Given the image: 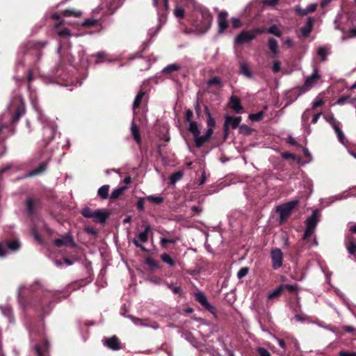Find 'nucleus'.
Here are the masks:
<instances>
[{
	"instance_id": "23",
	"label": "nucleus",
	"mask_w": 356,
	"mask_h": 356,
	"mask_svg": "<svg viewBox=\"0 0 356 356\" xmlns=\"http://www.w3.org/2000/svg\"><path fill=\"white\" fill-rule=\"evenodd\" d=\"M43 134L44 135V140L47 141L46 145L52 140L56 134V129L54 127L47 126L43 129Z\"/></svg>"
},
{
	"instance_id": "21",
	"label": "nucleus",
	"mask_w": 356,
	"mask_h": 356,
	"mask_svg": "<svg viewBox=\"0 0 356 356\" xmlns=\"http://www.w3.org/2000/svg\"><path fill=\"white\" fill-rule=\"evenodd\" d=\"M4 243L6 248V250H10L11 252H17L21 248V243L19 239H8L4 241Z\"/></svg>"
},
{
	"instance_id": "62",
	"label": "nucleus",
	"mask_w": 356,
	"mask_h": 356,
	"mask_svg": "<svg viewBox=\"0 0 356 356\" xmlns=\"http://www.w3.org/2000/svg\"><path fill=\"white\" fill-rule=\"evenodd\" d=\"M97 59L95 61L96 63H100L106 56V54L104 51L97 52L95 55H94Z\"/></svg>"
},
{
	"instance_id": "1",
	"label": "nucleus",
	"mask_w": 356,
	"mask_h": 356,
	"mask_svg": "<svg viewBox=\"0 0 356 356\" xmlns=\"http://www.w3.org/2000/svg\"><path fill=\"white\" fill-rule=\"evenodd\" d=\"M31 291L33 293L31 300H26L23 293L19 294L20 302L24 307H33L36 310L42 312L44 316L47 314L50 310L52 295L49 291H45L38 283L31 286Z\"/></svg>"
},
{
	"instance_id": "19",
	"label": "nucleus",
	"mask_w": 356,
	"mask_h": 356,
	"mask_svg": "<svg viewBox=\"0 0 356 356\" xmlns=\"http://www.w3.org/2000/svg\"><path fill=\"white\" fill-rule=\"evenodd\" d=\"M318 222V211L314 210L312 215L309 216L306 221V227L315 229Z\"/></svg>"
},
{
	"instance_id": "42",
	"label": "nucleus",
	"mask_w": 356,
	"mask_h": 356,
	"mask_svg": "<svg viewBox=\"0 0 356 356\" xmlns=\"http://www.w3.org/2000/svg\"><path fill=\"white\" fill-rule=\"evenodd\" d=\"M240 72L241 74H243L244 76H245L248 78L252 77V72L250 70L248 66L245 63H243L241 65Z\"/></svg>"
},
{
	"instance_id": "49",
	"label": "nucleus",
	"mask_w": 356,
	"mask_h": 356,
	"mask_svg": "<svg viewBox=\"0 0 356 356\" xmlns=\"http://www.w3.org/2000/svg\"><path fill=\"white\" fill-rule=\"evenodd\" d=\"M145 264L148 265L149 267L152 269L157 268L159 266L158 262L149 257L145 259Z\"/></svg>"
},
{
	"instance_id": "47",
	"label": "nucleus",
	"mask_w": 356,
	"mask_h": 356,
	"mask_svg": "<svg viewBox=\"0 0 356 356\" xmlns=\"http://www.w3.org/2000/svg\"><path fill=\"white\" fill-rule=\"evenodd\" d=\"M150 202L156 204H160L163 202V198L160 196L149 195L146 197Z\"/></svg>"
},
{
	"instance_id": "50",
	"label": "nucleus",
	"mask_w": 356,
	"mask_h": 356,
	"mask_svg": "<svg viewBox=\"0 0 356 356\" xmlns=\"http://www.w3.org/2000/svg\"><path fill=\"white\" fill-rule=\"evenodd\" d=\"M317 54L321 58V61H325L327 58V51L323 47H320L318 49Z\"/></svg>"
},
{
	"instance_id": "35",
	"label": "nucleus",
	"mask_w": 356,
	"mask_h": 356,
	"mask_svg": "<svg viewBox=\"0 0 356 356\" xmlns=\"http://www.w3.org/2000/svg\"><path fill=\"white\" fill-rule=\"evenodd\" d=\"M188 131L193 134V138L198 136V134H200L197 122L195 121L190 122Z\"/></svg>"
},
{
	"instance_id": "48",
	"label": "nucleus",
	"mask_w": 356,
	"mask_h": 356,
	"mask_svg": "<svg viewBox=\"0 0 356 356\" xmlns=\"http://www.w3.org/2000/svg\"><path fill=\"white\" fill-rule=\"evenodd\" d=\"M207 118V130L213 131L216 126V120L212 116H209Z\"/></svg>"
},
{
	"instance_id": "39",
	"label": "nucleus",
	"mask_w": 356,
	"mask_h": 356,
	"mask_svg": "<svg viewBox=\"0 0 356 356\" xmlns=\"http://www.w3.org/2000/svg\"><path fill=\"white\" fill-rule=\"evenodd\" d=\"M184 173L182 171H177L172 174L170 177V184H175L176 182L182 179Z\"/></svg>"
},
{
	"instance_id": "5",
	"label": "nucleus",
	"mask_w": 356,
	"mask_h": 356,
	"mask_svg": "<svg viewBox=\"0 0 356 356\" xmlns=\"http://www.w3.org/2000/svg\"><path fill=\"white\" fill-rule=\"evenodd\" d=\"M321 76L318 74V70L315 67L314 72L309 76L307 77L304 84L298 87L299 90L298 95L311 89L314 85L320 79Z\"/></svg>"
},
{
	"instance_id": "12",
	"label": "nucleus",
	"mask_w": 356,
	"mask_h": 356,
	"mask_svg": "<svg viewBox=\"0 0 356 356\" xmlns=\"http://www.w3.org/2000/svg\"><path fill=\"white\" fill-rule=\"evenodd\" d=\"M228 13L226 11H221L218 16V33H222L228 27V21L227 19Z\"/></svg>"
},
{
	"instance_id": "10",
	"label": "nucleus",
	"mask_w": 356,
	"mask_h": 356,
	"mask_svg": "<svg viewBox=\"0 0 356 356\" xmlns=\"http://www.w3.org/2000/svg\"><path fill=\"white\" fill-rule=\"evenodd\" d=\"M47 44V42H41V41H29L25 45L24 48L26 50H35L37 51V54L38 59L41 57L42 53L41 49L44 48Z\"/></svg>"
},
{
	"instance_id": "33",
	"label": "nucleus",
	"mask_w": 356,
	"mask_h": 356,
	"mask_svg": "<svg viewBox=\"0 0 356 356\" xmlns=\"http://www.w3.org/2000/svg\"><path fill=\"white\" fill-rule=\"evenodd\" d=\"M268 44L270 50L274 56H277L279 53L277 41L275 38H270L268 40Z\"/></svg>"
},
{
	"instance_id": "38",
	"label": "nucleus",
	"mask_w": 356,
	"mask_h": 356,
	"mask_svg": "<svg viewBox=\"0 0 356 356\" xmlns=\"http://www.w3.org/2000/svg\"><path fill=\"white\" fill-rule=\"evenodd\" d=\"M181 68L180 65L178 64H170L167 65L162 71L163 74H171L174 72L179 70Z\"/></svg>"
},
{
	"instance_id": "52",
	"label": "nucleus",
	"mask_w": 356,
	"mask_h": 356,
	"mask_svg": "<svg viewBox=\"0 0 356 356\" xmlns=\"http://www.w3.org/2000/svg\"><path fill=\"white\" fill-rule=\"evenodd\" d=\"M175 15L179 19H183L184 17L185 11L184 9L181 7H177L175 10Z\"/></svg>"
},
{
	"instance_id": "45",
	"label": "nucleus",
	"mask_w": 356,
	"mask_h": 356,
	"mask_svg": "<svg viewBox=\"0 0 356 356\" xmlns=\"http://www.w3.org/2000/svg\"><path fill=\"white\" fill-rule=\"evenodd\" d=\"M81 213L85 218H91L94 213V211H92L90 207H86L81 210Z\"/></svg>"
},
{
	"instance_id": "27",
	"label": "nucleus",
	"mask_w": 356,
	"mask_h": 356,
	"mask_svg": "<svg viewBox=\"0 0 356 356\" xmlns=\"http://www.w3.org/2000/svg\"><path fill=\"white\" fill-rule=\"evenodd\" d=\"M127 189V187L126 186L114 189L109 197L110 202H114L117 199L120 198Z\"/></svg>"
},
{
	"instance_id": "59",
	"label": "nucleus",
	"mask_w": 356,
	"mask_h": 356,
	"mask_svg": "<svg viewBox=\"0 0 356 356\" xmlns=\"http://www.w3.org/2000/svg\"><path fill=\"white\" fill-rule=\"evenodd\" d=\"M281 156L284 159H291L293 160L297 159V158L294 154L287 152L282 153Z\"/></svg>"
},
{
	"instance_id": "31",
	"label": "nucleus",
	"mask_w": 356,
	"mask_h": 356,
	"mask_svg": "<svg viewBox=\"0 0 356 356\" xmlns=\"http://www.w3.org/2000/svg\"><path fill=\"white\" fill-rule=\"evenodd\" d=\"M110 189V186L108 184L104 185L101 186L97 191L98 196L102 200H106L110 197L108 192Z\"/></svg>"
},
{
	"instance_id": "2",
	"label": "nucleus",
	"mask_w": 356,
	"mask_h": 356,
	"mask_svg": "<svg viewBox=\"0 0 356 356\" xmlns=\"http://www.w3.org/2000/svg\"><path fill=\"white\" fill-rule=\"evenodd\" d=\"M213 22V16L206 8L197 11L192 19V26L199 33H205L211 28Z\"/></svg>"
},
{
	"instance_id": "7",
	"label": "nucleus",
	"mask_w": 356,
	"mask_h": 356,
	"mask_svg": "<svg viewBox=\"0 0 356 356\" xmlns=\"http://www.w3.org/2000/svg\"><path fill=\"white\" fill-rule=\"evenodd\" d=\"M25 207L28 216L32 217L41 207V200L39 198L28 197L25 202Z\"/></svg>"
},
{
	"instance_id": "46",
	"label": "nucleus",
	"mask_w": 356,
	"mask_h": 356,
	"mask_svg": "<svg viewBox=\"0 0 356 356\" xmlns=\"http://www.w3.org/2000/svg\"><path fill=\"white\" fill-rule=\"evenodd\" d=\"M334 130L335 131L337 135V137H338V139L339 140L341 143H344V140H345V136H344V134L343 133V131H341V129L339 127V126H334Z\"/></svg>"
},
{
	"instance_id": "60",
	"label": "nucleus",
	"mask_w": 356,
	"mask_h": 356,
	"mask_svg": "<svg viewBox=\"0 0 356 356\" xmlns=\"http://www.w3.org/2000/svg\"><path fill=\"white\" fill-rule=\"evenodd\" d=\"M222 129H223V134H224L223 140L226 141V140L227 139V137L229 136V126L227 123L224 122Z\"/></svg>"
},
{
	"instance_id": "61",
	"label": "nucleus",
	"mask_w": 356,
	"mask_h": 356,
	"mask_svg": "<svg viewBox=\"0 0 356 356\" xmlns=\"http://www.w3.org/2000/svg\"><path fill=\"white\" fill-rule=\"evenodd\" d=\"M257 353H259V356H271L269 351L264 348H258Z\"/></svg>"
},
{
	"instance_id": "18",
	"label": "nucleus",
	"mask_w": 356,
	"mask_h": 356,
	"mask_svg": "<svg viewBox=\"0 0 356 356\" xmlns=\"http://www.w3.org/2000/svg\"><path fill=\"white\" fill-rule=\"evenodd\" d=\"M54 244L58 248L63 247L64 245L67 246L69 245H72V246L76 245L72 236L70 234L65 235L62 238H56L54 241Z\"/></svg>"
},
{
	"instance_id": "54",
	"label": "nucleus",
	"mask_w": 356,
	"mask_h": 356,
	"mask_svg": "<svg viewBox=\"0 0 356 356\" xmlns=\"http://www.w3.org/2000/svg\"><path fill=\"white\" fill-rule=\"evenodd\" d=\"M58 35L60 37L67 38L71 36L70 30L67 28H63L58 31Z\"/></svg>"
},
{
	"instance_id": "44",
	"label": "nucleus",
	"mask_w": 356,
	"mask_h": 356,
	"mask_svg": "<svg viewBox=\"0 0 356 356\" xmlns=\"http://www.w3.org/2000/svg\"><path fill=\"white\" fill-rule=\"evenodd\" d=\"M252 129H251L250 127H248L246 124H242L239 127V133L240 134H244L246 136H250L252 134Z\"/></svg>"
},
{
	"instance_id": "13",
	"label": "nucleus",
	"mask_w": 356,
	"mask_h": 356,
	"mask_svg": "<svg viewBox=\"0 0 356 356\" xmlns=\"http://www.w3.org/2000/svg\"><path fill=\"white\" fill-rule=\"evenodd\" d=\"M70 48L69 47L67 51L65 53V54L60 55V63L58 65V68L61 69L63 66L65 64H68L70 65H72L74 62V57L72 55V54L70 52Z\"/></svg>"
},
{
	"instance_id": "4",
	"label": "nucleus",
	"mask_w": 356,
	"mask_h": 356,
	"mask_svg": "<svg viewBox=\"0 0 356 356\" xmlns=\"http://www.w3.org/2000/svg\"><path fill=\"white\" fill-rule=\"evenodd\" d=\"M262 32V30L259 28L251 31H243L236 37L235 43L237 44H243L245 42H250L256 38L257 34H260Z\"/></svg>"
},
{
	"instance_id": "28",
	"label": "nucleus",
	"mask_w": 356,
	"mask_h": 356,
	"mask_svg": "<svg viewBox=\"0 0 356 356\" xmlns=\"http://www.w3.org/2000/svg\"><path fill=\"white\" fill-rule=\"evenodd\" d=\"M47 166V161H44V162L40 163L38 168H36L35 169L31 170L27 175V177H33V176H36V175H38L42 173L43 172H44L46 170Z\"/></svg>"
},
{
	"instance_id": "30",
	"label": "nucleus",
	"mask_w": 356,
	"mask_h": 356,
	"mask_svg": "<svg viewBox=\"0 0 356 356\" xmlns=\"http://www.w3.org/2000/svg\"><path fill=\"white\" fill-rule=\"evenodd\" d=\"M282 293H283V291H282V287L280 285L275 290L270 291L268 293L267 299H268V300H270V301L278 299Z\"/></svg>"
},
{
	"instance_id": "15",
	"label": "nucleus",
	"mask_w": 356,
	"mask_h": 356,
	"mask_svg": "<svg viewBox=\"0 0 356 356\" xmlns=\"http://www.w3.org/2000/svg\"><path fill=\"white\" fill-rule=\"evenodd\" d=\"M213 134V131H211L210 129L207 130L204 136H200L198 134V136H195L194 138L195 146L198 148L202 147L203 145L211 138Z\"/></svg>"
},
{
	"instance_id": "32",
	"label": "nucleus",
	"mask_w": 356,
	"mask_h": 356,
	"mask_svg": "<svg viewBox=\"0 0 356 356\" xmlns=\"http://www.w3.org/2000/svg\"><path fill=\"white\" fill-rule=\"evenodd\" d=\"M62 13L65 17H79L82 15L81 11L76 10L74 8L65 9L62 11Z\"/></svg>"
},
{
	"instance_id": "34",
	"label": "nucleus",
	"mask_w": 356,
	"mask_h": 356,
	"mask_svg": "<svg viewBox=\"0 0 356 356\" xmlns=\"http://www.w3.org/2000/svg\"><path fill=\"white\" fill-rule=\"evenodd\" d=\"M131 134L134 137V139L136 140V142L137 143H140L141 142L140 130H139L138 127L134 122L131 124Z\"/></svg>"
},
{
	"instance_id": "56",
	"label": "nucleus",
	"mask_w": 356,
	"mask_h": 356,
	"mask_svg": "<svg viewBox=\"0 0 356 356\" xmlns=\"http://www.w3.org/2000/svg\"><path fill=\"white\" fill-rule=\"evenodd\" d=\"M324 118L325 119V120L330 123L332 128L334 129V126H338V124H337V120L336 118L334 117L333 115H332L330 117H326V116H324Z\"/></svg>"
},
{
	"instance_id": "55",
	"label": "nucleus",
	"mask_w": 356,
	"mask_h": 356,
	"mask_svg": "<svg viewBox=\"0 0 356 356\" xmlns=\"http://www.w3.org/2000/svg\"><path fill=\"white\" fill-rule=\"evenodd\" d=\"M230 22L234 29H238L242 26L241 20L236 17H232L230 20Z\"/></svg>"
},
{
	"instance_id": "14",
	"label": "nucleus",
	"mask_w": 356,
	"mask_h": 356,
	"mask_svg": "<svg viewBox=\"0 0 356 356\" xmlns=\"http://www.w3.org/2000/svg\"><path fill=\"white\" fill-rule=\"evenodd\" d=\"M108 217L109 213L97 209L94 211V213L91 218L95 222L104 224L106 220L108 218Z\"/></svg>"
},
{
	"instance_id": "16",
	"label": "nucleus",
	"mask_w": 356,
	"mask_h": 356,
	"mask_svg": "<svg viewBox=\"0 0 356 356\" xmlns=\"http://www.w3.org/2000/svg\"><path fill=\"white\" fill-rule=\"evenodd\" d=\"M83 28H97L99 27V32L102 29V22L101 19H95L93 18H88L81 24Z\"/></svg>"
},
{
	"instance_id": "63",
	"label": "nucleus",
	"mask_w": 356,
	"mask_h": 356,
	"mask_svg": "<svg viewBox=\"0 0 356 356\" xmlns=\"http://www.w3.org/2000/svg\"><path fill=\"white\" fill-rule=\"evenodd\" d=\"M281 63L278 60H275L273 62L272 70L274 73H277L280 70Z\"/></svg>"
},
{
	"instance_id": "58",
	"label": "nucleus",
	"mask_w": 356,
	"mask_h": 356,
	"mask_svg": "<svg viewBox=\"0 0 356 356\" xmlns=\"http://www.w3.org/2000/svg\"><path fill=\"white\" fill-rule=\"evenodd\" d=\"M294 10L296 13H298V15H300L301 16H305L309 14L307 10V8L302 9L300 6H296L295 7Z\"/></svg>"
},
{
	"instance_id": "64",
	"label": "nucleus",
	"mask_w": 356,
	"mask_h": 356,
	"mask_svg": "<svg viewBox=\"0 0 356 356\" xmlns=\"http://www.w3.org/2000/svg\"><path fill=\"white\" fill-rule=\"evenodd\" d=\"M339 356H356V353L355 352H348L346 350H341L338 353Z\"/></svg>"
},
{
	"instance_id": "24",
	"label": "nucleus",
	"mask_w": 356,
	"mask_h": 356,
	"mask_svg": "<svg viewBox=\"0 0 356 356\" xmlns=\"http://www.w3.org/2000/svg\"><path fill=\"white\" fill-rule=\"evenodd\" d=\"M24 113H25L24 106L22 104L18 105L17 107L16 108L14 115L12 117L11 123L12 124L17 123L19 121V120L21 118V117L23 115H24Z\"/></svg>"
},
{
	"instance_id": "29",
	"label": "nucleus",
	"mask_w": 356,
	"mask_h": 356,
	"mask_svg": "<svg viewBox=\"0 0 356 356\" xmlns=\"http://www.w3.org/2000/svg\"><path fill=\"white\" fill-rule=\"evenodd\" d=\"M275 340L284 350H286L287 347L293 343V339L289 337H286L285 339L275 337Z\"/></svg>"
},
{
	"instance_id": "25",
	"label": "nucleus",
	"mask_w": 356,
	"mask_h": 356,
	"mask_svg": "<svg viewBox=\"0 0 356 356\" xmlns=\"http://www.w3.org/2000/svg\"><path fill=\"white\" fill-rule=\"evenodd\" d=\"M346 249L350 254L355 255L356 254V240L353 236L348 237L346 242Z\"/></svg>"
},
{
	"instance_id": "3",
	"label": "nucleus",
	"mask_w": 356,
	"mask_h": 356,
	"mask_svg": "<svg viewBox=\"0 0 356 356\" xmlns=\"http://www.w3.org/2000/svg\"><path fill=\"white\" fill-rule=\"evenodd\" d=\"M299 204V201L292 200L277 207L276 211L280 213L281 222L287 220L291 216L293 210Z\"/></svg>"
},
{
	"instance_id": "26",
	"label": "nucleus",
	"mask_w": 356,
	"mask_h": 356,
	"mask_svg": "<svg viewBox=\"0 0 356 356\" xmlns=\"http://www.w3.org/2000/svg\"><path fill=\"white\" fill-rule=\"evenodd\" d=\"M314 20L312 17H309L307 19L306 25L300 29L302 35L304 37H308L310 33L312 32L314 26Z\"/></svg>"
},
{
	"instance_id": "11",
	"label": "nucleus",
	"mask_w": 356,
	"mask_h": 356,
	"mask_svg": "<svg viewBox=\"0 0 356 356\" xmlns=\"http://www.w3.org/2000/svg\"><path fill=\"white\" fill-rule=\"evenodd\" d=\"M148 101V95L145 91L140 90L138 92L137 95L136 96L134 103H133V112L135 113L136 109L139 108L143 104V102H147Z\"/></svg>"
},
{
	"instance_id": "40",
	"label": "nucleus",
	"mask_w": 356,
	"mask_h": 356,
	"mask_svg": "<svg viewBox=\"0 0 356 356\" xmlns=\"http://www.w3.org/2000/svg\"><path fill=\"white\" fill-rule=\"evenodd\" d=\"M161 260L168 264L170 266H174L175 265V260L167 253H163L161 255Z\"/></svg>"
},
{
	"instance_id": "8",
	"label": "nucleus",
	"mask_w": 356,
	"mask_h": 356,
	"mask_svg": "<svg viewBox=\"0 0 356 356\" xmlns=\"http://www.w3.org/2000/svg\"><path fill=\"white\" fill-rule=\"evenodd\" d=\"M195 299L204 308L211 312L212 314H215L216 312V308L211 305L207 300V298L204 293L199 291L195 293Z\"/></svg>"
},
{
	"instance_id": "37",
	"label": "nucleus",
	"mask_w": 356,
	"mask_h": 356,
	"mask_svg": "<svg viewBox=\"0 0 356 356\" xmlns=\"http://www.w3.org/2000/svg\"><path fill=\"white\" fill-rule=\"evenodd\" d=\"M2 313L4 316H7L10 321V322L14 323L15 318L13 312V309L11 307L8 306H6L1 308Z\"/></svg>"
},
{
	"instance_id": "43",
	"label": "nucleus",
	"mask_w": 356,
	"mask_h": 356,
	"mask_svg": "<svg viewBox=\"0 0 356 356\" xmlns=\"http://www.w3.org/2000/svg\"><path fill=\"white\" fill-rule=\"evenodd\" d=\"M267 32L277 37H280L282 35L281 31L278 29V27L276 25H272L271 26H270L268 29Z\"/></svg>"
},
{
	"instance_id": "36",
	"label": "nucleus",
	"mask_w": 356,
	"mask_h": 356,
	"mask_svg": "<svg viewBox=\"0 0 356 356\" xmlns=\"http://www.w3.org/2000/svg\"><path fill=\"white\" fill-rule=\"evenodd\" d=\"M207 84L208 87L216 86L218 88H222L223 86L221 79L218 76H214L212 79L208 80Z\"/></svg>"
},
{
	"instance_id": "6",
	"label": "nucleus",
	"mask_w": 356,
	"mask_h": 356,
	"mask_svg": "<svg viewBox=\"0 0 356 356\" xmlns=\"http://www.w3.org/2000/svg\"><path fill=\"white\" fill-rule=\"evenodd\" d=\"M150 225H146L145 230L138 234V239L134 238L132 240L133 243L136 245V247L140 248L143 252L146 253H149V250L147 249L145 246H143L141 243H140L139 241H140L143 243H146L148 241V234L150 232Z\"/></svg>"
},
{
	"instance_id": "53",
	"label": "nucleus",
	"mask_w": 356,
	"mask_h": 356,
	"mask_svg": "<svg viewBox=\"0 0 356 356\" xmlns=\"http://www.w3.org/2000/svg\"><path fill=\"white\" fill-rule=\"evenodd\" d=\"M249 272V268L248 267H243L241 268L237 273V277L238 279H241L246 276Z\"/></svg>"
},
{
	"instance_id": "22",
	"label": "nucleus",
	"mask_w": 356,
	"mask_h": 356,
	"mask_svg": "<svg viewBox=\"0 0 356 356\" xmlns=\"http://www.w3.org/2000/svg\"><path fill=\"white\" fill-rule=\"evenodd\" d=\"M225 122L227 123L233 129H235L239 126L242 118L241 116L234 117L227 115H225Z\"/></svg>"
},
{
	"instance_id": "57",
	"label": "nucleus",
	"mask_w": 356,
	"mask_h": 356,
	"mask_svg": "<svg viewBox=\"0 0 356 356\" xmlns=\"http://www.w3.org/2000/svg\"><path fill=\"white\" fill-rule=\"evenodd\" d=\"M314 230L315 229H311V228H309V227H306V229H305V233L303 234L302 239L304 241L307 240L313 234Z\"/></svg>"
},
{
	"instance_id": "41",
	"label": "nucleus",
	"mask_w": 356,
	"mask_h": 356,
	"mask_svg": "<svg viewBox=\"0 0 356 356\" xmlns=\"http://www.w3.org/2000/svg\"><path fill=\"white\" fill-rule=\"evenodd\" d=\"M264 115V112L261 111L256 113L250 114L249 119L253 122H259L263 119Z\"/></svg>"
},
{
	"instance_id": "20",
	"label": "nucleus",
	"mask_w": 356,
	"mask_h": 356,
	"mask_svg": "<svg viewBox=\"0 0 356 356\" xmlns=\"http://www.w3.org/2000/svg\"><path fill=\"white\" fill-rule=\"evenodd\" d=\"M229 105L237 113H241L243 110L241 99L235 95L231 96Z\"/></svg>"
},
{
	"instance_id": "9",
	"label": "nucleus",
	"mask_w": 356,
	"mask_h": 356,
	"mask_svg": "<svg viewBox=\"0 0 356 356\" xmlns=\"http://www.w3.org/2000/svg\"><path fill=\"white\" fill-rule=\"evenodd\" d=\"M270 257L273 268L275 270L280 268L283 263V254L281 250L279 248L273 249L270 252Z\"/></svg>"
},
{
	"instance_id": "17",
	"label": "nucleus",
	"mask_w": 356,
	"mask_h": 356,
	"mask_svg": "<svg viewBox=\"0 0 356 356\" xmlns=\"http://www.w3.org/2000/svg\"><path fill=\"white\" fill-rule=\"evenodd\" d=\"M104 345L113 350H118L121 348L120 340L116 336L106 338L104 341Z\"/></svg>"
},
{
	"instance_id": "51",
	"label": "nucleus",
	"mask_w": 356,
	"mask_h": 356,
	"mask_svg": "<svg viewBox=\"0 0 356 356\" xmlns=\"http://www.w3.org/2000/svg\"><path fill=\"white\" fill-rule=\"evenodd\" d=\"M280 286L282 287V291H284L285 289L288 290L291 293H295L297 291V286L296 285H291V284H280Z\"/></svg>"
}]
</instances>
